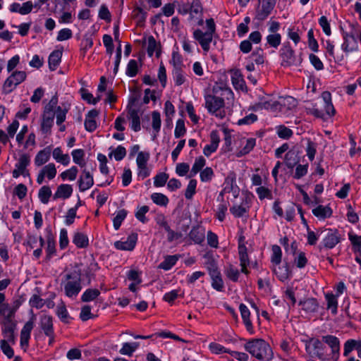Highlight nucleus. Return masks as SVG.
<instances>
[{
    "instance_id": "obj_55",
    "label": "nucleus",
    "mask_w": 361,
    "mask_h": 361,
    "mask_svg": "<svg viewBox=\"0 0 361 361\" xmlns=\"http://www.w3.org/2000/svg\"><path fill=\"white\" fill-rule=\"evenodd\" d=\"M307 38H308V46L309 48L313 51L314 52H317L319 49V45L317 41L314 37V31L313 29L309 30L307 32Z\"/></svg>"
},
{
    "instance_id": "obj_58",
    "label": "nucleus",
    "mask_w": 361,
    "mask_h": 361,
    "mask_svg": "<svg viewBox=\"0 0 361 361\" xmlns=\"http://www.w3.org/2000/svg\"><path fill=\"white\" fill-rule=\"evenodd\" d=\"M77 173V168L75 166H73L70 169L63 171L60 176L63 180L68 179L69 180H73L76 178Z\"/></svg>"
},
{
    "instance_id": "obj_19",
    "label": "nucleus",
    "mask_w": 361,
    "mask_h": 361,
    "mask_svg": "<svg viewBox=\"0 0 361 361\" xmlns=\"http://www.w3.org/2000/svg\"><path fill=\"white\" fill-rule=\"evenodd\" d=\"M300 161L299 151L296 149L289 150L285 155V164L289 169H293Z\"/></svg>"
},
{
    "instance_id": "obj_18",
    "label": "nucleus",
    "mask_w": 361,
    "mask_h": 361,
    "mask_svg": "<svg viewBox=\"0 0 361 361\" xmlns=\"http://www.w3.org/2000/svg\"><path fill=\"white\" fill-rule=\"evenodd\" d=\"M312 214L319 219L324 220L327 218H330L332 216L333 211L329 206H324L320 204L312 209Z\"/></svg>"
},
{
    "instance_id": "obj_64",
    "label": "nucleus",
    "mask_w": 361,
    "mask_h": 361,
    "mask_svg": "<svg viewBox=\"0 0 361 361\" xmlns=\"http://www.w3.org/2000/svg\"><path fill=\"white\" fill-rule=\"evenodd\" d=\"M27 192V187L23 183H20L14 188L13 194L20 200H23L26 196Z\"/></svg>"
},
{
    "instance_id": "obj_10",
    "label": "nucleus",
    "mask_w": 361,
    "mask_h": 361,
    "mask_svg": "<svg viewBox=\"0 0 361 361\" xmlns=\"http://www.w3.org/2000/svg\"><path fill=\"white\" fill-rule=\"evenodd\" d=\"M194 39L198 42L204 52H208L210 49V44L213 39V35L210 32H203L197 29L193 32Z\"/></svg>"
},
{
    "instance_id": "obj_21",
    "label": "nucleus",
    "mask_w": 361,
    "mask_h": 361,
    "mask_svg": "<svg viewBox=\"0 0 361 361\" xmlns=\"http://www.w3.org/2000/svg\"><path fill=\"white\" fill-rule=\"evenodd\" d=\"M51 152V146H48L38 152L35 158V164L36 166H42L44 164L47 162L50 158Z\"/></svg>"
},
{
    "instance_id": "obj_29",
    "label": "nucleus",
    "mask_w": 361,
    "mask_h": 361,
    "mask_svg": "<svg viewBox=\"0 0 361 361\" xmlns=\"http://www.w3.org/2000/svg\"><path fill=\"white\" fill-rule=\"evenodd\" d=\"M322 341L326 343L332 350L333 353H338L340 350V342L337 337L331 335L322 336Z\"/></svg>"
},
{
    "instance_id": "obj_56",
    "label": "nucleus",
    "mask_w": 361,
    "mask_h": 361,
    "mask_svg": "<svg viewBox=\"0 0 361 361\" xmlns=\"http://www.w3.org/2000/svg\"><path fill=\"white\" fill-rule=\"evenodd\" d=\"M112 155H114L116 161L122 160L126 155V148L121 145L118 146L114 152L109 154L110 157Z\"/></svg>"
},
{
    "instance_id": "obj_25",
    "label": "nucleus",
    "mask_w": 361,
    "mask_h": 361,
    "mask_svg": "<svg viewBox=\"0 0 361 361\" xmlns=\"http://www.w3.org/2000/svg\"><path fill=\"white\" fill-rule=\"evenodd\" d=\"M172 76L176 85L180 86L185 81L184 72L180 66L178 65V63H174V68L172 71Z\"/></svg>"
},
{
    "instance_id": "obj_20",
    "label": "nucleus",
    "mask_w": 361,
    "mask_h": 361,
    "mask_svg": "<svg viewBox=\"0 0 361 361\" xmlns=\"http://www.w3.org/2000/svg\"><path fill=\"white\" fill-rule=\"evenodd\" d=\"M188 236L195 244H201L204 240V230L200 226H194L190 231Z\"/></svg>"
},
{
    "instance_id": "obj_17",
    "label": "nucleus",
    "mask_w": 361,
    "mask_h": 361,
    "mask_svg": "<svg viewBox=\"0 0 361 361\" xmlns=\"http://www.w3.org/2000/svg\"><path fill=\"white\" fill-rule=\"evenodd\" d=\"M239 310L240 312V314L242 317V319L243 320V323L246 327V329L248 332L250 334L254 333V329L252 326V324L251 320L250 319V312L247 307V306L243 303H241L239 306Z\"/></svg>"
},
{
    "instance_id": "obj_3",
    "label": "nucleus",
    "mask_w": 361,
    "mask_h": 361,
    "mask_svg": "<svg viewBox=\"0 0 361 361\" xmlns=\"http://www.w3.org/2000/svg\"><path fill=\"white\" fill-rule=\"evenodd\" d=\"M317 233L322 238L319 249H322V247L332 249L341 241V235L337 229L319 228Z\"/></svg>"
},
{
    "instance_id": "obj_43",
    "label": "nucleus",
    "mask_w": 361,
    "mask_h": 361,
    "mask_svg": "<svg viewBox=\"0 0 361 361\" xmlns=\"http://www.w3.org/2000/svg\"><path fill=\"white\" fill-rule=\"evenodd\" d=\"M75 1V0H54L55 12L68 11L70 9L71 3Z\"/></svg>"
},
{
    "instance_id": "obj_61",
    "label": "nucleus",
    "mask_w": 361,
    "mask_h": 361,
    "mask_svg": "<svg viewBox=\"0 0 361 361\" xmlns=\"http://www.w3.org/2000/svg\"><path fill=\"white\" fill-rule=\"evenodd\" d=\"M262 53L263 50L261 48H259L255 51L252 52L250 56L252 61L257 65L264 63V60Z\"/></svg>"
},
{
    "instance_id": "obj_57",
    "label": "nucleus",
    "mask_w": 361,
    "mask_h": 361,
    "mask_svg": "<svg viewBox=\"0 0 361 361\" xmlns=\"http://www.w3.org/2000/svg\"><path fill=\"white\" fill-rule=\"evenodd\" d=\"M78 206H75L69 209L66 215L65 223L67 226H70L74 223V219L76 217Z\"/></svg>"
},
{
    "instance_id": "obj_33",
    "label": "nucleus",
    "mask_w": 361,
    "mask_h": 361,
    "mask_svg": "<svg viewBox=\"0 0 361 361\" xmlns=\"http://www.w3.org/2000/svg\"><path fill=\"white\" fill-rule=\"evenodd\" d=\"M266 39L270 47L277 49L281 42V35L279 33H270L267 36Z\"/></svg>"
},
{
    "instance_id": "obj_24",
    "label": "nucleus",
    "mask_w": 361,
    "mask_h": 361,
    "mask_svg": "<svg viewBox=\"0 0 361 361\" xmlns=\"http://www.w3.org/2000/svg\"><path fill=\"white\" fill-rule=\"evenodd\" d=\"M72 192L73 188L71 185L68 184H61L58 187L56 192L54 195V199H67L71 195Z\"/></svg>"
},
{
    "instance_id": "obj_39",
    "label": "nucleus",
    "mask_w": 361,
    "mask_h": 361,
    "mask_svg": "<svg viewBox=\"0 0 361 361\" xmlns=\"http://www.w3.org/2000/svg\"><path fill=\"white\" fill-rule=\"evenodd\" d=\"M205 161H206L203 157L197 158L192 165L191 171H190L189 177L191 178L200 172L205 165Z\"/></svg>"
},
{
    "instance_id": "obj_16",
    "label": "nucleus",
    "mask_w": 361,
    "mask_h": 361,
    "mask_svg": "<svg viewBox=\"0 0 361 361\" xmlns=\"http://www.w3.org/2000/svg\"><path fill=\"white\" fill-rule=\"evenodd\" d=\"M56 173L55 165L52 163L44 166L37 176V180H43L45 178L53 179Z\"/></svg>"
},
{
    "instance_id": "obj_51",
    "label": "nucleus",
    "mask_w": 361,
    "mask_h": 361,
    "mask_svg": "<svg viewBox=\"0 0 361 361\" xmlns=\"http://www.w3.org/2000/svg\"><path fill=\"white\" fill-rule=\"evenodd\" d=\"M138 71L137 62L134 59L129 61L126 68V75L129 77H135Z\"/></svg>"
},
{
    "instance_id": "obj_45",
    "label": "nucleus",
    "mask_w": 361,
    "mask_h": 361,
    "mask_svg": "<svg viewBox=\"0 0 361 361\" xmlns=\"http://www.w3.org/2000/svg\"><path fill=\"white\" fill-rule=\"evenodd\" d=\"M56 314L61 320V322L64 323L68 322L69 315L66 309V305L63 302H61V305L57 306L56 308Z\"/></svg>"
},
{
    "instance_id": "obj_42",
    "label": "nucleus",
    "mask_w": 361,
    "mask_h": 361,
    "mask_svg": "<svg viewBox=\"0 0 361 361\" xmlns=\"http://www.w3.org/2000/svg\"><path fill=\"white\" fill-rule=\"evenodd\" d=\"M139 343H125L120 350L119 353L122 355H132L133 352L138 348Z\"/></svg>"
},
{
    "instance_id": "obj_2",
    "label": "nucleus",
    "mask_w": 361,
    "mask_h": 361,
    "mask_svg": "<svg viewBox=\"0 0 361 361\" xmlns=\"http://www.w3.org/2000/svg\"><path fill=\"white\" fill-rule=\"evenodd\" d=\"M81 271L74 270L63 276L61 285L63 286L65 295L68 298H75L82 290Z\"/></svg>"
},
{
    "instance_id": "obj_23",
    "label": "nucleus",
    "mask_w": 361,
    "mask_h": 361,
    "mask_svg": "<svg viewBox=\"0 0 361 361\" xmlns=\"http://www.w3.org/2000/svg\"><path fill=\"white\" fill-rule=\"evenodd\" d=\"M161 45L157 43L153 36H149L147 38V54L149 56H152L154 51H156L157 57H159L161 54Z\"/></svg>"
},
{
    "instance_id": "obj_37",
    "label": "nucleus",
    "mask_w": 361,
    "mask_h": 361,
    "mask_svg": "<svg viewBox=\"0 0 361 361\" xmlns=\"http://www.w3.org/2000/svg\"><path fill=\"white\" fill-rule=\"evenodd\" d=\"M311 347H312L313 350H322L323 349L322 341L317 338H312L306 341V350L310 354L312 353Z\"/></svg>"
},
{
    "instance_id": "obj_1",
    "label": "nucleus",
    "mask_w": 361,
    "mask_h": 361,
    "mask_svg": "<svg viewBox=\"0 0 361 361\" xmlns=\"http://www.w3.org/2000/svg\"><path fill=\"white\" fill-rule=\"evenodd\" d=\"M244 348L257 360L269 361L273 357V352L270 345L263 339L250 340L245 344Z\"/></svg>"
},
{
    "instance_id": "obj_14",
    "label": "nucleus",
    "mask_w": 361,
    "mask_h": 361,
    "mask_svg": "<svg viewBox=\"0 0 361 361\" xmlns=\"http://www.w3.org/2000/svg\"><path fill=\"white\" fill-rule=\"evenodd\" d=\"M137 240V235L132 233L126 241H116L114 246L118 250H133L135 246Z\"/></svg>"
},
{
    "instance_id": "obj_35",
    "label": "nucleus",
    "mask_w": 361,
    "mask_h": 361,
    "mask_svg": "<svg viewBox=\"0 0 361 361\" xmlns=\"http://www.w3.org/2000/svg\"><path fill=\"white\" fill-rule=\"evenodd\" d=\"M152 126L153 130L154 132V135L153 140H154V138L157 136V134L160 131V129H161V121L160 113L157 111H153L152 114Z\"/></svg>"
},
{
    "instance_id": "obj_54",
    "label": "nucleus",
    "mask_w": 361,
    "mask_h": 361,
    "mask_svg": "<svg viewBox=\"0 0 361 361\" xmlns=\"http://www.w3.org/2000/svg\"><path fill=\"white\" fill-rule=\"evenodd\" d=\"M186 133L185 123L183 119H178L176 122V126L174 131V136L176 138L183 137Z\"/></svg>"
},
{
    "instance_id": "obj_13",
    "label": "nucleus",
    "mask_w": 361,
    "mask_h": 361,
    "mask_svg": "<svg viewBox=\"0 0 361 361\" xmlns=\"http://www.w3.org/2000/svg\"><path fill=\"white\" fill-rule=\"evenodd\" d=\"M210 144L207 145L203 149V153L206 157H209L218 148L220 138L216 130H212L210 133Z\"/></svg>"
},
{
    "instance_id": "obj_53",
    "label": "nucleus",
    "mask_w": 361,
    "mask_h": 361,
    "mask_svg": "<svg viewBox=\"0 0 361 361\" xmlns=\"http://www.w3.org/2000/svg\"><path fill=\"white\" fill-rule=\"evenodd\" d=\"M67 112L68 109L66 108L62 109L60 106H57L54 111L56 117L57 125H61L65 121Z\"/></svg>"
},
{
    "instance_id": "obj_34",
    "label": "nucleus",
    "mask_w": 361,
    "mask_h": 361,
    "mask_svg": "<svg viewBox=\"0 0 361 361\" xmlns=\"http://www.w3.org/2000/svg\"><path fill=\"white\" fill-rule=\"evenodd\" d=\"M327 302V309L330 310L331 313L336 314L337 313L338 301L336 296L332 293H327L325 295Z\"/></svg>"
},
{
    "instance_id": "obj_44",
    "label": "nucleus",
    "mask_w": 361,
    "mask_h": 361,
    "mask_svg": "<svg viewBox=\"0 0 361 361\" xmlns=\"http://www.w3.org/2000/svg\"><path fill=\"white\" fill-rule=\"evenodd\" d=\"M51 195V190L49 186L44 185L42 187L39 191V198L43 204L48 203Z\"/></svg>"
},
{
    "instance_id": "obj_50",
    "label": "nucleus",
    "mask_w": 361,
    "mask_h": 361,
    "mask_svg": "<svg viewBox=\"0 0 361 361\" xmlns=\"http://www.w3.org/2000/svg\"><path fill=\"white\" fill-rule=\"evenodd\" d=\"M360 340L356 341L353 339L348 340L345 344H344V352L343 355L344 356H348L349 353L353 350V349H357V346L359 345Z\"/></svg>"
},
{
    "instance_id": "obj_4",
    "label": "nucleus",
    "mask_w": 361,
    "mask_h": 361,
    "mask_svg": "<svg viewBox=\"0 0 361 361\" xmlns=\"http://www.w3.org/2000/svg\"><path fill=\"white\" fill-rule=\"evenodd\" d=\"M322 98L324 102V111L322 110H319L317 108L313 107L310 110L311 114L314 115L317 118H321L323 119H326V116L329 117L333 116L336 110L331 102V94L329 92L325 91L322 94Z\"/></svg>"
},
{
    "instance_id": "obj_49",
    "label": "nucleus",
    "mask_w": 361,
    "mask_h": 361,
    "mask_svg": "<svg viewBox=\"0 0 361 361\" xmlns=\"http://www.w3.org/2000/svg\"><path fill=\"white\" fill-rule=\"evenodd\" d=\"M82 98L89 104H96L101 99V96L93 97V95L84 88L80 90Z\"/></svg>"
},
{
    "instance_id": "obj_32",
    "label": "nucleus",
    "mask_w": 361,
    "mask_h": 361,
    "mask_svg": "<svg viewBox=\"0 0 361 361\" xmlns=\"http://www.w3.org/2000/svg\"><path fill=\"white\" fill-rule=\"evenodd\" d=\"M273 271L281 281L286 280L289 276V269L287 264L281 267H274Z\"/></svg>"
},
{
    "instance_id": "obj_60",
    "label": "nucleus",
    "mask_w": 361,
    "mask_h": 361,
    "mask_svg": "<svg viewBox=\"0 0 361 361\" xmlns=\"http://www.w3.org/2000/svg\"><path fill=\"white\" fill-rule=\"evenodd\" d=\"M68 231L66 228H61L59 236V246L61 250L65 249L68 245Z\"/></svg>"
},
{
    "instance_id": "obj_47",
    "label": "nucleus",
    "mask_w": 361,
    "mask_h": 361,
    "mask_svg": "<svg viewBox=\"0 0 361 361\" xmlns=\"http://www.w3.org/2000/svg\"><path fill=\"white\" fill-rule=\"evenodd\" d=\"M276 133L278 136L282 139H288L293 134L291 129L283 125L276 127Z\"/></svg>"
},
{
    "instance_id": "obj_31",
    "label": "nucleus",
    "mask_w": 361,
    "mask_h": 361,
    "mask_svg": "<svg viewBox=\"0 0 361 361\" xmlns=\"http://www.w3.org/2000/svg\"><path fill=\"white\" fill-rule=\"evenodd\" d=\"M53 158L63 165H68L70 162V157L68 154H63L60 147H56L52 152Z\"/></svg>"
},
{
    "instance_id": "obj_8",
    "label": "nucleus",
    "mask_w": 361,
    "mask_h": 361,
    "mask_svg": "<svg viewBox=\"0 0 361 361\" xmlns=\"http://www.w3.org/2000/svg\"><path fill=\"white\" fill-rule=\"evenodd\" d=\"M155 221L157 225L166 232V240L168 243H171L174 241H178L183 238V235L181 232L175 231L171 229L166 216L164 214H158L156 216Z\"/></svg>"
},
{
    "instance_id": "obj_38",
    "label": "nucleus",
    "mask_w": 361,
    "mask_h": 361,
    "mask_svg": "<svg viewBox=\"0 0 361 361\" xmlns=\"http://www.w3.org/2000/svg\"><path fill=\"white\" fill-rule=\"evenodd\" d=\"M272 255L271 257V262L274 265H279L281 262L282 252L281 247L274 245L271 247Z\"/></svg>"
},
{
    "instance_id": "obj_36",
    "label": "nucleus",
    "mask_w": 361,
    "mask_h": 361,
    "mask_svg": "<svg viewBox=\"0 0 361 361\" xmlns=\"http://www.w3.org/2000/svg\"><path fill=\"white\" fill-rule=\"evenodd\" d=\"M100 295V291L98 289L89 288L87 289L81 297L82 302H87L96 299Z\"/></svg>"
},
{
    "instance_id": "obj_41",
    "label": "nucleus",
    "mask_w": 361,
    "mask_h": 361,
    "mask_svg": "<svg viewBox=\"0 0 361 361\" xmlns=\"http://www.w3.org/2000/svg\"><path fill=\"white\" fill-rule=\"evenodd\" d=\"M154 203L159 206L166 207L169 203V198L162 193L154 192L151 195Z\"/></svg>"
},
{
    "instance_id": "obj_48",
    "label": "nucleus",
    "mask_w": 361,
    "mask_h": 361,
    "mask_svg": "<svg viewBox=\"0 0 361 361\" xmlns=\"http://www.w3.org/2000/svg\"><path fill=\"white\" fill-rule=\"evenodd\" d=\"M127 216V211L126 209H121L119 210L116 216L113 219L114 223V227L116 230H118L121 225L122 221L126 219Z\"/></svg>"
},
{
    "instance_id": "obj_30",
    "label": "nucleus",
    "mask_w": 361,
    "mask_h": 361,
    "mask_svg": "<svg viewBox=\"0 0 361 361\" xmlns=\"http://www.w3.org/2000/svg\"><path fill=\"white\" fill-rule=\"evenodd\" d=\"M178 256L175 255H166L164 257V259L162 262H161L158 268L161 269H164L165 271H168L171 269L172 267H173L177 261L178 260Z\"/></svg>"
},
{
    "instance_id": "obj_46",
    "label": "nucleus",
    "mask_w": 361,
    "mask_h": 361,
    "mask_svg": "<svg viewBox=\"0 0 361 361\" xmlns=\"http://www.w3.org/2000/svg\"><path fill=\"white\" fill-rule=\"evenodd\" d=\"M226 276L233 282H237L240 276V271L234 266L230 264L226 270Z\"/></svg>"
},
{
    "instance_id": "obj_7",
    "label": "nucleus",
    "mask_w": 361,
    "mask_h": 361,
    "mask_svg": "<svg viewBox=\"0 0 361 361\" xmlns=\"http://www.w3.org/2000/svg\"><path fill=\"white\" fill-rule=\"evenodd\" d=\"M26 79V73L23 71H16L5 80L2 91L4 94L11 93L19 84Z\"/></svg>"
},
{
    "instance_id": "obj_15",
    "label": "nucleus",
    "mask_w": 361,
    "mask_h": 361,
    "mask_svg": "<svg viewBox=\"0 0 361 361\" xmlns=\"http://www.w3.org/2000/svg\"><path fill=\"white\" fill-rule=\"evenodd\" d=\"M238 254L240 262L241 272L245 274H248L249 271L247 269V267L249 265L250 261L247 252V247L244 244H240L238 245Z\"/></svg>"
},
{
    "instance_id": "obj_9",
    "label": "nucleus",
    "mask_w": 361,
    "mask_h": 361,
    "mask_svg": "<svg viewBox=\"0 0 361 361\" xmlns=\"http://www.w3.org/2000/svg\"><path fill=\"white\" fill-rule=\"evenodd\" d=\"M137 100V98L133 97L129 101L128 117L131 120V128L135 132L140 130V111L137 108L133 107V104Z\"/></svg>"
},
{
    "instance_id": "obj_26",
    "label": "nucleus",
    "mask_w": 361,
    "mask_h": 361,
    "mask_svg": "<svg viewBox=\"0 0 361 361\" xmlns=\"http://www.w3.org/2000/svg\"><path fill=\"white\" fill-rule=\"evenodd\" d=\"M62 51L54 50L52 51L48 59L49 67L51 71H55L61 63Z\"/></svg>"
},
{
    "instance_id": "obj_11",
    "label": "nucleus",
    "mask_w": 361,
    "mask_h": 361,
    "mask_svg": "<svg viewBox=\"0 0 361 361\" xmlns=\"http://www.w3.org/2000/svg\"><path fill=\"white\" fill-rule=\"evenodd\" d=\"M340 28L343 39V43L341 45L342 50L346 54L357 50V39L350 35V34H348L341 26H340Z\"/></svg>"
},
{
    "instance_id": "obj_59",
    "label": "nucleus",
    "mask_w": 361,
    "mask_h": 361,
    "mask_svg": "<svg viewBox=\"0 0 361 361\" xmlns=\"http://www.w3.org/2000/svg\"><path fill=\"white\" fill-rule=\"evenodd\" d=\"M256 192L260 200H264L265 198L272 199L271 192L267 188H265L264 186H259L257 188Z\"/></svg>"
},
{
    "instance_id": "obj_5",
    "label": "nucleus",
    "mask_w": 361,
    "mask_h": 361,
    "mask_svg": "<svg viewBox=\"0 0 361 361\" xmlns=\"http://www.w3.org/2000/svg\"><path fill=\"white\" fill-rule=\"evenodd\" d=\"M282 66H299L302 63V58L297 57L295 51L289 43L285 44L280 49Z\"/></svg>"
},
{
    "instance_id": "obj_52",
    "label": "nucleus",
    "mask_w": 361,
    "mask_h": 361,
    "mask_svg": "<svg viewBox=\"0 0 361 361\" xmlns=\"http://www.w3.org/2000/svg\"><path fill=\"white\" fill-rule=\"evenodd\" d=\"M228 202L221 201V202L218 205L216 209V217L220 221H223L225 219L226 212L228 209Z\"/></svg>"
},
{
    "instance_id": "obj_63",
    "label": "nucleus",
    "mask_w": 361,
    "mask_h": 361,
    "mask_svg": "<svg viewBox=\"0 0 361 361\" xmlns=\"http://www.w3.org/2000/svg\"><path fill=\"white\" fill-rule=\"evenodd\" d=\"M230 212L235 217L239 218L247 213V210L241 205H233L230 208Z\"/></svg>"
},
{
    "instance_id": "obj_6",
    "label": "nucleus",
    "mask_w": 361,
    "mask_h": 361,
    "mask_svg": "<svg viewBox=\"0 0 361 361\" xmlns=\"http://www.w3.org/2000/svg\"><path fill=\"white\" fill-rule=\"evenodd\" d=\"M205 107L208 111L216 116L223 118L225 116L224 112L221 113L220 109L224 106V99L221 97L207 94L204 97Z\"/></svg>"
},
{
    "instance_id": "obj_22",
    "label": "nucleus",
    "mask_w": 361,
    "mask_h": 361,
    "mask_svg": "<svg viewBox=\"0 0 361 361\" xmlns=\"http://www.w3.org/2000/svg\"><path fill=\"white\" fill-rule=\"evenodd\" d=\"M298 305L302 306V309L307 313L317 312L319 307V304L314 298H307L305 300H300Z\"/></svg>"
},
{
    "instance_id": "obj_62",
    "label": "nucleus",
    "mask_w": 361,
    "mask_h": 361,
    "mask_svg": "<svg viewBox=\"0 0 361 361\" xmlns=\"http://www.w3.org/2000/svg\"><path fill=\"white\" fill-rule=\"evenodd\" d=\"M1 349L3 353L8 357L12 358L14 355V352L12 348L10 346L8 343L5 340H1Z\"/></svg>"
},
{
    "instance_id": "obj_28",
    "label": "nucleus",
    "mask_w": 361,
    "mask_h": 361,
    "mask_svg": "<svg viewBox=\"0 0 361 361\" xmlns=\"http://www.w3.org/2000/svg\"><path fill=\"white\" fill-rule=\"evenodd\" d=\"M73 243L78 248H85L89 245V239L85 233L76 232L73 235Z\"/></svg>"
},
{
    "instance_id": "obj_12",
    "label": "nucleus",
    "mask_w": 361,
    "mask_h": 361,
    "mask_svg": "<svg viewBox=\"0 0 361 361\" xmlns=\"http://www.w3.org/2000/svg\"><path fill=\"white\" fill-rule=\"evenodd\" d=\"M40 326L44 334L51 339L49 343L54 341V329L52 317L49 315H43L40 319Z\"/></svg>"
},
{
    "instance_id": "obj_27",
    "label": "nucleus",
    "mask_w": 361,
    "mask_h": 361,
    "mask_svg": "<svg viewBox=\"0 0 361 361\" xmlns=\"http://www.w3.org/2000/svg\"><path fill=\"white\" fill-rule=\"evenodd\" d=\"M47 247L46 250L47 259H49L56 253V243H55L54 237V235L51 233V231L50 229L47 230Z\"/></svg>"
},
{
    "instance_id": "obj_40",
    "label": "nucleus",
    "mask_w": 361,
    "mask_h": 361,
    "mask_svg": "<svg viewBox=\"0 0 361 361\" xmlns=\"http://www.w3.org/2000/svg\"><path fill=\"white\" fill-rule=\"evenodd\" d=\"M349 240L353 245V250L355 254L360 252L361 250V235H357L352 233H348Z\"/></svg>"
}]
</instances>
